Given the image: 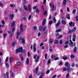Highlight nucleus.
<instances>
[{"label":"nucleus","mask_w":78,"mask_h":78,"mask_svg":"<svg viewBox=\"0 0 78 78\" xmlns=\"http://www.w3.org/2000/svg\"><path fill=\"white\" fill-rule=\"evenodd\" d=\"M14 31H15V27H14L13 28L12 30V32L10 31H8V34H11V37H12V36H13V35H14Z\"/></svg>","instance_id":"nucleus-1"},{"label":"nucleus","mask_w":78,"mask_h":78,"mask_svg":"<svg viewBox=\"0 0 78 78\" xmlns=\"http://www.w3.org/2000/svg\"><path fill=\"white\" fill-rule=\"evenodd\" d=\"M50 6L51 8H52V11H53L56 10V8L55 7V5L53 4H51L50 3Z\"/></svg>","instance_id":"nucleus-2"},{"label":"nucleus","mask_w":78,"mask_h":78,"mask_svg":"<svg viewBox=\"0 0 78 78\" xmlns=\"http://www.w3.org/2000/svg\"><path fill=\"white\" fill-rule=\"evenodd\" d=\"M23 48L22 47H20L18 49L16 50V53H18L19 52H22Z\"/></svg>","instance_id":"nucleus-3"},{"label":"nucleus","mask_w":78,"mask_h":78,"mask_svg":"<svg viewBox=\"0 0 78 78\" xmlns=\"http://www.w3.org/2000/svg\"><path fill=\"white\" fill-rule=\"evenodd\" d=\"M70 27H74L75 26V22L72 23V22H70L69 23Z\"/></svg>","instance_id":"nucleus-4"},{"label":"nucleus","mask_w":78,"mask_h":78,"mask_svg":"<svg viewBox=\"0 0 78 78\" xmlns=\"http://www.w3.org/2000/svg\"><path fill=\"white\" fill-rule=\"evenodd\" d=\"M65 66L66 67H68V68L67 69H70V68L69 67H70V64L68 63V62H65Z\"/></svg>","instance_id":"nucleus-5"},{"label":"nucleus","mask_w":78,"mask_h":78,"mask_svg":"<svg viewBox=\"0 0 78 78\" xmlns=\"http://www.w3.org/2000/svg\"><path fill=\"white\" fill-rule=\"evenodd\" d=\"M13 17H14V14L9 15V19L12 20L13 19Z\"/></svg>","instance_id":"nucleus-6"},{"label":"nucleus","mask_w":78,"mask_h":78,"mask_svg":"<svg viewBox=\"0 0 78 78\" xmlns=\"http://www.w3.org/2000/svg\"><path fill=\"white\" fill-rule=\"evenodd\" d=\"M23 25L22 24H21L20 26V30L21 32H23Z\"/></svg>","instance_id":"nucleus-7"},{"label":"nucleus","mask_w":78,"mask_h":78,"mask_svg":"<svg viewBox=\"0 0 78 78\" xmlns=\"http://www.w3.org/2000/svg\"><path fill=\"white\" fill-rule=\"evenodd\" d=\"M69 70H70L69 69H63V72L64 71H67L68 73L69 72Z\"/></svg>","instance_id":"nucleus-8"},{"label":"nucleus","mask_w":78,"mask_h":78,"mask_svg":"<svg viewBox=\"0 0 78 78\" xmlns=\"http://www.w3.org/2000/svg\"><path fill=\"white\" fill-rule=\"evenodd\" d=\"M46 22V19H44L42 22V25L43 26H44V25H45Z\"/></svg>","instance_id":"nucleus-9"},{"label":"nucleus","mask_w":78,"mask_h":78,"mask_svg":"<svg viewBox=\"0 0 78 78\" xmlns=\"http://www.w3.org/2000/svg\"><path fill=\"white\" fill-rule=\"evenodd\" d=\"M28 9L29 10V12H31V5H30V4H29L28 5Z\"/></svg>","instance_id":"nucleus-10"},{"label":"nucleus","mask_w":78,"mask_h":78,"mask_svg":"<svg viewBox=\"0 0 78 78\" xmlns=\"http://www.w3.org/2000/svg\"><path fill=\"white\" fill-rule=\"evenodd\" d=\"M39 56H38L37 58H36V60L35 61V62H37L38 61H39Z\"/></svg>","instance_id":"nucleus-11"},{"label":"nucleus","mask_w":78,"mask_h":78,"mask_svg":"<svg viewBox=\"0 0 78 78\" xmlns=\"http://www.w3.org/2000/svg\"><path fill=\"white\" fill-rule=\"evenodd\" d=\"M30 63L29 62V58H27V61H26V63L27 65H28Z\"/></svg>","instance_id":"nucleus-12"},{"label":"nucleus","mask_w":78,"mask_h":78,"mask_svg":"<svg viewBox=\"0 0 78 78\" xmlns=\"http://www.w3.org/2000/svg\"><path fill=\"white\" fill-rule=\"evenodd\" d=\"M54 44H59V41L58 40H55L54 41Z\"/></svg>","instance_id":"nucleus-13"},{"label":"nucleus","mask_w":78,"mask_h":78,"mask_svg":"<svg viewBox=\"0 0 78 78\" xmlns=\"http://www.w3.org/2000/svg\"><path fill=\"white\" fill-rule=\"evenodd\" d=\"M76 50H77V48L76 47H75L74 48L73 51L75 53L76 52Z\"/></svg>","instance_id":"nucleus-14"},{"label":"nucleus","mask_w":78,"mask_h":78,"mask_svg":"<svg viewBox=\"0 0 78 78\" xmlns=\"http://www.w3.org/2000/svg\"><path fill=\"white\" fill-rule=\"evenodd\" d=\"M66 17L67 19H68L70 20V15H69L68 14H66Z\"/></svg>","instance_id":"nucleus-15"},{"label":"nucleus","mask_w":78,"mask_h":78,"mask_svg":"<svg viewBox=\"0 0 78 78\" xmlns=\"http://www.w3.org/2000/svg\"><path fill=\"white\" fill-rule=\"evenodd\" d=\"M62 23L63 25H66V22L64 20H62Z\"/></svg>","instance_id":"nucleus-16"},{"label":"nucleus","mask_w":78,"mask_h":78,"mask_svg":"<svg viewBox=\"0 0 78 78\" xmlns=\"http://www.w3.org/2000/svg\"><path fill=\"white\" fill-rule=\"evenodd\" d=\"M14 25H15V21H13L12 23V28H13L14 27Z\"/></svg>","instance_id":"nucleus-17"},{"label":"nucleus","mask_w":78,"mask_h":78,"mask_svg":"<svg viewBox=\"0 0 78 78\" xmlns=\"http://www.w3.org/2000/svg\"><path fill=\"white\" fill-rule=\"evenodd\" d=\"M46 29H47V26H44L43 29V31H45V30H46Z\"/></svg>","instance_id":"nucleus-18"},{"label":"nucleus","mask_w":78,"mask_h":78,"mask_svg":"<svg viewBox=\"0 0 78 78\" xmlns=\"http://www.w3.org/2000/svg\"><path fill=\"white\" fill-rule=\"evenodd\" d=\"M60 22H58V23H57L56 25H55V26L56 27V28H57V27H58V26H59V25H60Z\"/></svg>","instance_id":"nucleus-19"},{"label":"nucleus","mask_w":78,"mask_h":78,"mask_svg":"<svg viewBox=\"0 0 78 78\" xmlns=\"http://www.w3.org/2000/svg\"><path fill=\"white\" fill-rule=\"evenodd\" d=\"M76 30V27H74L73 28V29H72V31L73 32H75Z\"/></svg>","instance_id":"nucleus-20"},{"label":"nucleus","mask_w":78,"mask_h":78,"mask_svg":"<svg viewBox=\"0 0 78 78\" xmlns=\"http://www.w3.org/2000/svg\"><path fill=\"white\" fill-rule=\"evenodd\" d=\"M63 4L64 5V6L66 5V0H63Z\"/></svg>","instance_id":"nucleus-21"},{"label":"nucleus","mask_w":78,"mask_h":78,"mask_svg":"<svg viewBox=\"0 0 78 78\" xmlns=\"http://www.w3.org/2000/svg\"><path fill=\"white\" fill-rule=\"evenodd\" d=\"M42 26H40L39 28V30L40 31H41L42 30Z\"/></svg>","instance_id":"nucleus-22"},{"label":"nucleus","mask_w":78,"mask_h":78,"mask_svg":"<svg viewBox=\"0 0 78 78\" xmlns=\"http://www.w3.org/2000/svg\"><path fill=\"white\" fill-rule=\"evenodd\" d=\"M17 44V43L16 42H14L12 43V47H14V45H16Z\"/></svg>","instance_id":"nucleus-23"},{"label":"nucleus","mask_w":78,"mask_h":78,"mask_svg":"<svg viewBox=\"0 0 78 78\" xmlns=\"http://www.w3.org/2000/svg\"><path fill=\"white\" fill-rule=\"evenodd\" d=\"M69 45L71 47H73V42L69 43Z\"/></svg>","instance_id":"nucleus-24"},{"label":"nucleus","mask_w":78,"mask_h":78,"mask_svg":"<svg viewBox=\"0 0 78 78\" xmlns=\"http://www.w3.org/2000/svg\"><path fill=\"white\" fill-rule=\"evenodd\" d=\"M21 41L23 44H25V41L24 40V39L23 38H22L21 39Z\"/></svg>","instance_id":"nucleus-25"},{"label":"nucleus","mask_w":78,"mask_h":78,"mask_svg":"<svg viewBox=\"0 0 78 78\" xmlns=\"http://www.w3.org/2000/svg\"><path fill=\"white\" fill-rule=\"evenodd\" d=\"M24 9L26 11H28V9L26 6H25V5H24Z\"/></svg>","instance_id":"nucleus-26"},{"label":"nucleus","mask_w":78,"mask_h":78,"mask_svg":"<svg viewBox=\"0 0 78 78\" xmlns=\"http://www.w3.org/2000/svg\"><path fill=\"white\" fill-rule=\"evenodd\" d=\"M16 65L17 66H20V65H21V63H20V62H16Z\"/></svg>","instance_id":"nucleus-27"},{"label":"nucleus","mask_w":78,"mask_h":78,"mask_svg":"<svg viewBox=\"0 0 78 78\" xmlns=\"http://www.w3.org/2000/svg\"><path fill=\"white\" fill-rule=\"evenodd\" d=\"M48 32V30H46V31H44L43 32V34H44L47 35V33Z\"/></svg>","instance_id":"nucleus-28"},{"label":"nucleus","mask_w":78,"mask_h":78,"mask_svg":"<svg viewBox=\"0 0 78 78\" xmlns=\"http://www.w3.org/2000/svg\"><path fill=\"white\" fill-rule=\"evenodd\" d=\"M41 75L40 76L39 78H43V75H44V74L42 72L41 73Z\"/></svg>","instance_id":"nucleus-29"},{"label":"nucleus","mask_w":78,"mask_h":78,"mask_svg":"<svg viewBox=\"0 0 78 78\" xmlns=\"http://www.w3.org/2000/svg\"><path fill=\"white\" fill-rule=\"evenodd\" d=\"M9 6L10 7H12V8H14V7H15V5H12V4H10L9 5Z\"/></svg>","instance_id":"nucleus-30"},{"label":"nucleus","mask_w":78,"mask_h":78,"mask_svg":"<svg viewBox=\"0 0 78 78\" xmlns=\"http://www.w3.org/2000/svg\"><path fill=\"white\" fill-rule=\"evenodd\" d=\"M11 76L12 78L14 77V73H13V72H12V73H11Z\"/></svg>","instance_id":"nucleus-31"},{"label":"nucleus","mask_w":78,"mask_h":78,"mask_svg":"<svg viewBox=\"0 0 78 78\" xmlns=\"http://www.w3.org/2000/svg\"><path fill=\"white\" fill-rule=\"evenodd\" d=\"M50 62H51V59H49L48 61L47 64L48 65V64H49Z\"/></svg>","instance_id":"nucleus-32"},{"label":"nucleus","mask_w":78,"mask_h":78,"mask_svg":"<svg viewBox=\"0 0 78 78\" xmlns=\"http://www.w3.org/2000/svg\"><path fill=\"white\" fill-rule=\"evenodd\" d=\"M34 31H35L37 30V27H36V26H34Z\"/></svg>","instance_id":"nucleus-33"},{"label":"nucleus","mask_w":78,"mask_h":78,"mask_svg":"<svg viewBox=\"0 0 78 78\" xmlns=\"http://www.w3.org/2000/svg\"><path fill=\"white\" fill-rule=\"evenodd\" d=\"M70 57L72 58H74L75 55H71L70 56Z\"/></svg>","instance_id":"nucleus-34"},{"label":"nucleus","mask_w":78,"mask_h":78,"mask_svg":"<svg viewBox=\"0 0 78 78\" xmlns=\"http://www.w3.org/2000/svg\"><path fill=\"white\" fill-rule=\"evenodd\" d=\"M53 42V39H50L49 40V43H51Z\"/></svg>","instance_id":"nucleus-35"},{"label":"nucleus","mask_w":78,"mask_h":78,"mask_svg":"<svg viewBox=\"0 0 78 78\" xmlns=\"http://www.w3.org/2000/svg\"><path fill=\"white\" fill-rule=\"evenodd\" d=\"M69 43V41H66L65 42V44L66 45H67Z\"/></svg>","instance_id":"nucleus-36"},{"label":"nucleus","mask_w":78,"mask_h":78,"mask_svg":"<svg viewBox=\"0 0 78 78\" xmlns=\"http://www.w3.org/2000/svg\"><path fill=\"white\" fill-rule=\"evenodd\" d=\"M53 19L54 22V23H56V19L55 18V17L53 18Z\"/></svg>","instance_id":"nucleus-37"},{"label":"nucleus","mask_w":78,"mask_h":78,"mask_svg":"<svg viewBox=\"0 0 78 78\" xmlns=\"http://www.w3.org/2000/svg\"><path fill=\"white\" fill-rule=\"evenodd\" d=\"M3 6V3H2L1 2H0V6H1V7H2V8Z\"/></svg>","instance_id":"nucleus-38"},{"label":"nucleus","mask_w":78,"mask_h":78,"mask_svg":"<svg viewBox=\"0 0 78 78\" xmlns=\"http://www.w3.org/2000/svg\"><path fill=\"white\" fill-rule=\"evenodd\" d=\"M51 57L52 59H54V58H55V55H52Z\"/></svg>","instance_id":"nucleus-39"},{"label":"nucleus","mask_w":78,"mask_h":78,"mask_svg":"<svg viewBox=\"0 0 78 78\" xmlns=\"http://www.w3.org/2000/svg\"><path fill=\"white\" fill-rule=\"evenodd\" d=\"M72 32H73L72 30H69L68 32V34H70Z\"/></svg>","instance_id":"nucleus-40"},{"label":"nucleus","mask_w":78,"mask_h":78,"mask_svg":"<svg viewBox=\"0 0 78 78\" xmlns=\"http://www.w3.org/2000/svg\"><path fill=\"white\" fill-rule=\"evenodd\" d=\"M62 59H64V60H66V59H67V57H62Z\"/></svg>","instance_id":"nucleus-41"},{"label":"nucleus","mask_w":78,"mask_h":78,"mask_svg":"<svg viewBox=\"0 0 78 78\" xmlns=\"http://www.w3.org/2000/svg\"><path fill=\"white\" fill-rule=\"evenodd\" d=\"M36 11L37 13H39V10L38 9H37L36 10Z\"/></svg>","instance_id":"nucleus-42"},{"label":"nucleus","mask_w":78,"mask_h":78,"mask_svg":"<svg viewBox=\"0 0 78 78\" xmlns=\"http://www.w3.org/2000/svg\"><path fill=\"white\" fill-rule=\"evenodd\" d=\"M39 70V69H35V73L36 74H37V71H38Z\"/></svg>","instance_id":"nucleus-43"},{"label":"nucleus","mask_w":78,"mask_h":78,"mask_svg":"<svg viewBox=\"0 0 78 78\" xmlns=\"http://www.w3.org/2000/svg\"><path fill=\"white\" fill-rule=\"evenodd\" d=\"M76 21H77V22H78V16H76Z\"/></svg>","instance_id":"nucleus-44"},{"label":"nucleus","mask_w":78,"mask_h":78,"mask_svg":"<svg viewBox=\"0 0 78 78\" xmlns=\"http://www.w3.org/2000/svg\"><path fill=\"white\" fill-rule=\"evenodd\" d=\"M59 44H62V40H60Z\"/></svg>","instance_id":"nucleus-45"},{"label":"nucleus","mask_w":78,"mask_h":78,"mask_svg":"<svg viewBox=\"0 0 78 78\" xmlns=\"http://www.w3.org/2000/svg\"><path fill=\"white\" fill-rule=\"evenodd\" d=\"M53 23V21H50L49 22V24L51 25V23Z\"/></svg>","instance_id":"nucleus-46"},{"label":"nucleus","mask_w":78,"mask_h":78,"mask_svg":"<svg viewBox=\"0 0 78 78\" xmlns=\"http://www.w3.org/2000/svg\"><path fill=\"white\" fill-rule=\"evenodd\" d=\"M61 31V29H57L56 31V32H60V31Z\"/></svg>","instance_id":"nucleus-47"},{"label":"nucleus","mask_w":78,"mask_h":78,"mask_svg":"<svg viewBox=\"0 0 78 78\" xmlns=\"http://www.w3.org/2000/svg\"><path fill=\"white\" fill-rule=\"evenodd\" d=\"M9 61H10V62H11L12 60V57H10L9 58Z\"/></svg>","instance_id":"nucleus-48"},{"label":"nucleus","mask_w":78,"mask_h":78,"mask_svg":"<svg viewBox=\"0 0 78 78\" xmlns=\"http://www.w3.org/2000/svg\"><path fill=\"white\" fill-rule=\"evenodd\" d=\"M50 73V70L48 69V70H47V71H46V74H48V73Z\"/></svg>","instance_id":"nucleus-49"},{"label":"nucleus","mask_w":78,"mask_h":78,"mask_svg":"<svg viewBox=\"0 0 78 78\" xmlns=\"http://www.w3.org/2000/svg\"><path fill=\"white\" fill-rule=\"evenodd\" d=\"M33 49L34 52H36V47L33 48Z\"/></svg>","instance_id":"nucleus-50"},{"label":"nucleus","mask_w":78,"mask_h":78,"mask_svg":"<svg viewBox=\"0 0 78 78\" xmlns=\"http://www.w3.org/2000/svg\"><path fill=\"white\" fill-rule=\"evenodd\" d=\"M5 65L6 66V67H7V68H8V67L9 66V64H8V63H5Z\"/></svg>","instance_id":"nucleus-51"},{"label":"nucleus","mask_w":78,"mask_h":78,"mask_svg":"<svg viewBox=\"0 0 78 78\" xmlns=\"http://www.w3.org/2000/svg\"><path fill=\"white\" fill-rule=\"evenodd\" d=\"M73 38L76 39V36L75 35V34H73Z\"/></svg>","instance_id":"nucleus-52"},{"label":"nucleus","mask_w":78,"mask_h":78,"mask_svg":"<svg viewBox=\"0 0 78 78\" xmlns=\"http://www.w3.org/2000/svg\"><path fill=\"white\" fill-rule=\"evenodd\" d=\"M47 13V12L46 11H45L44 13V16H46Z\"/></svg>","instance_id":"nucleus-53"},{"label":"nucleus","mask_w":78,"mask_h":78,"mask_svg":"<svg viewBox=\"0 0 78 78\" xmlns=\"http://www.w3.org/2000/svg\"><path fill=\"white\" fill-rule=\"evenodd\" d=\"M6 75L7 76L6 78H8V76H9V74L8 73V72H7Z\"/></svg>","instance_id":"nucleus-54"},{"label":"nucleus","mask_w":78,"mask_h":78,"mask_svg":"<svg viewBox=\"0 0 78 78\" xmlns=\"http://www.w3.org/2000/svg\"><path fill=\"white\" fill-rule=\"evenodd\" d=\"M69 73H67L66 75V78H69Z\"/></svg>","instance_id":"nucleus-55"},{"label":"nucleus","mask_w":78,"mask_h":78,"mask_svg":"<svg viewBox=\"0 0 78 78\" xmlns=\"http://www.w3.org/2000/svg\"><path fill=\"white\" fill-rule=\"evenodd\" d=\"M27 56L28 57H30V53L29 52H27Z\"/></svg>","instance_id":"nucleus-56"},{"label":"nucleus","mask_w":78,"mask_h":78,"mask_svg":"<svg viewBox=\"0 0 78 78\" xmlns=\"http://www.w3.org/2000/svg\"><path fill=\"white\" fill-rule=\"evenodd\" d=\"M6 34H4V35H3L4 38H5V37H6Z\"/></svg>","instance_id":"nucleus-57"},{"label":"nucleus","mask_w":78,"mask_h":78,"mask_svg":"<svg viewBox=\"0 0 78 78\" xmlns=\"http://www.w3.org/2000/svg\"><path fill=\"white\" fill-rule=\"evenodd\" d=\"M62 37V35H60L59 36H58V39H60Z\"/></svg>","instance_id":"nucleus-58"},{"label":"nucleus","mask_w":78,"mask_h":78,"mask_svg":"<svg viewBox=\"0 0 78 78\" xmlns=\"http://www.w3.org/2000/svg\"><path fill=\"white\" fill-rule=\"evenodd\" d=\"M33 9H37V7L36 6H34L33 7Z\"/></svg>","instance_id":"nucleus-59"},{"label":"nucleus","mask_w":78,"mask_h":78,"mask_svg":"<svg viewBox=\"0 0 78 78\" xmlns=\"http://www.w3.org/2000/svg\"><path fill=\"white\" fill-rule=\"evenodd\" d=\"M73 14H75V12H76V9H74L73 10Z\"/></svg>","instance_id":"nucleus-60"},{"label":"nucleus","mask_w":78,"mask_h":78,"mask_svg":"<svg viewBox=\"0 0 78 78\" xmlns=\"http://www.w3.org/2000/svg\"><path fill=\"white\" fill-rule=\"evenodd\" d=\"M23 19L24 20H27V17H24L23 18Z\"/></svg>","instance_id":"nucleus-61"},{"label":"nucleus","mask_w":78,"mask_h":78,"mask_svg":"<svg viewBox=\"0 0 78 78\" xmlns=\"http://www.w3.org/2000/svg\"><path fill=\"white\" fill-rule=\"evenodd\" d=\"M2 23L3 24V25H4V24L5 23V21H4V20H3L2 21Z\"/></svg>","instance_id":"nucleus-62"},{"label":"nucleus","mask_w":78,"mask_h":78,"mask_svg":"<svg viewBox=\"0 0 78 78\" xmlns=\"http://www.w3.org/2000/svg\"><path fill=\"white\" fill-rule=\"evenodd\" d=\"M67 47H68V45H65L64 46V48H67Z\"/></svg>","instance_id":"nucleus-63"},{"label":"nucleus","mask_w":78,"mask_h":78,"mask_svg":"<svg viewBox=\"0 0 78 78\" xmlns=\"http://www.w3.org/2000/svg\"><path fill=\"white\" fill-rule=\"evenodd\" d=\"M56 75H55L52 77V78H56Z\"/></svg>","instance_id":"nucleus-64"}]
</instances>
